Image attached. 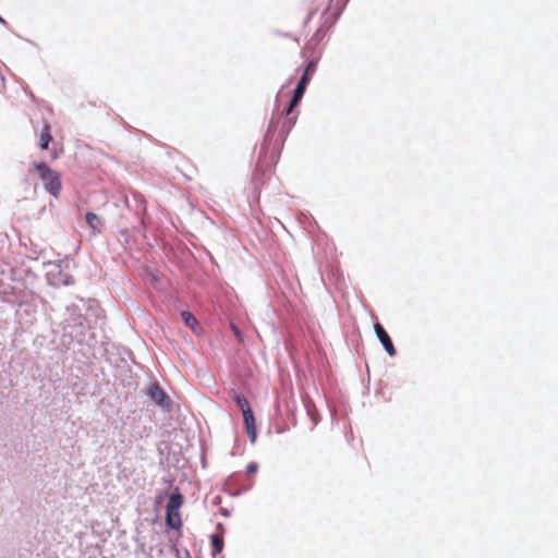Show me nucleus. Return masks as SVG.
Masks as SVG:
<instances>
[{"label":"nucleus","instance_id":"423d86ee","mask_svg":"<svg viewBox=\"0 0 558 558\" xmlns=\"http://www.w3.org/2000/svg\"><path fill=\"white\" fill-rule=\"evenodd\" d=\"M306 86L305 85V80H300L295 89H294V94H293V97L288 106V108L286 109V114L287 116H290V113L292 112L293 108L296 107L299 105V102L301 101L303 95H304V92L306 89Z\"/></svg>","mask_w":558,"mask_h":558},{"label":"nucleus","instance_id":"ddd939ff","mask_svg":"<svg viewBox=\"0 0 558 558\" xmlns=\"http://www.w3.org/2000/svg\"><path fill=\"white\" fill-rule=\"evenodd\" d=\"M181 316L185 325L190 328H194V326L197 324L196 318L190 312L184 311L182 312Z\"/></svg>","mask_w":558,"mask_h":558},{"label":"nucleus","instance_id":"1a4fd4ad","mask_svg":"<svg viewBox=\"0 0 558 558\" xmlns=\"http://www.w3.org/2000/svg\"><path fill=\"white\" fill-rule=\"evenodd\" d=\"M52 140V136H51V133H50V125L48 122H46L44 124V128L41 130V133H40V138H39V146L41 149H47L48 146H49V143L51 142Z\"/></svg>","mask_w":558,"mask_h":558},{"label":"nucleus","instance_id":"9b49d317","mask_svg":"<svg viewBox=\"0 0 558 558\" xmlns=\"http://www.w3.org/2000/svg\"><path fill=\"white\" fill-rule=\"evenodd\" d=\"M214 555L220 554L223 549V538L221 535L213 534L210 536Z\"/></svg>","mask_w":558,"mask_h":558},{"label":"nucleus","instance_id":"f8f14e48","mask_svg":"<svg viewBox=\"0 0 558 558\" xmlns=\"http://www.w3.org/2000/svg\"><path fill=\"white\" fill-rule=\"evenodd\" d=\"M233 399H234L235 403L238 404V407L241 409L242 414L245 413L246 410L251 411L248 401L244 397L235 393Z\"/></svg>","mask_w":558,"mask_h":558},{"label":"nucleus","instance_id":"20e7f679","mask_svg":"<svg viewBox=\"0 0 558 558\" xmlns=\"http://www.w3.org/2000/svg\"><path fill=\"white\" fill-rule=\"evenodd\" d=\"M374 330L376 332V336H377L378 340L380 341V343L385 348L386 352L390 356H395L396 353H397V350H396V348H395V345H393L389 335L385 330V328L379 323H377V324L374 325Z\"/></svg>","mask_w":558,"mask_h":558},{"label":"nucleus","instance_id":"4468645a","mask_svg":"<svg viewBox=\"0 0 558 558\" xmlns=\"http://www.w3.org/2000/svg\"><path fill=\"white\" fill-rule=\"evenodd\" d=\"M257 470H258V465L256 462H251L246 466V473L248 475L255 474L257 472Z\"/></svg>","mask_w":558,"mask_h":558},{"label":"nucleus","instance_id":"f03ea898","mask_svg":"<svg viewBox=\"0 0 558 558\" xmlns=\"http://www.w3.org/2000/svg\"><path fill=\"white\" fill-rule=\"evenodd\" d=\"M183 505V496L180 493H173L170 495L167 512H166V523L171 529L178 530L182 525L180 508Z\"/></svg>","mask_w":558,"mask_h":558},{"label":"nucleus","instance_id":"f257e3e1","mask_svg":"<svg viewBox=\"0 0 558 558\" xmlns=\"http://www.w3.org/2000/svg\"><path fill=\"white\" fill-rule=\"evenodd\" d=\"M29 171H35L43 181L46 191L53 197L58 198L62 189L59 172L51 169L45 162H34Z\"/></svg>","mask_w":558,"mask_h":558},{"label":"nucleus","instance_id":"0eeeda50","mask_svg":"<svg viewBox=\"0 0 558 558\" xmlns=\"http://www.w3.org/2000/svg\"><path fill=\"white\" fill-rule=\"evenodd\" d=\"M243 420H244L246 433H247L251 441L254 442L256 440V427H255V418H254L253 411L246 410L245 413H243Z\"/></svg>","mask_w":558,"mask_h":558},{"label":"nucleus","instance_id":"2eb2a0df","mask_svg":"<svg viewBox=\"0 0 558 558\" xmlns=\"http://www.w3.org/2000/svg\"><path fill=\"white\" fill-rule=\"evenodd\" d=\"M231 328H232V330H233V332H234L235 337H238V338L240 339L241 333H240L239 329H238L234 325H232V326H231Z\"/></svg>","mask_w":558,"mask_h":558},{"label":"nucleus","instance_id":"6e6552de","mask_svg":"<svg viewBox=\"0 0 558 558\" xmlns=\"http://www.w3.org/2000/svg\"><path fill=\"white\" fill-rule=\"evenodd\" d=\"M86 222L92 229L93 233H99L102 227L101 219L94 213L86 214Z\"/></svg>","mask_w":558,"mask_h":558},{"label":"nucleus","instance_id":"dca6fc26","mask_svg":"<svg viewBox=\"0 0 558 558\" xmlns=\"http://www.w3.org/2000/svg\"><path fill=\"white\" fill-rule=\"evenodd\" d=\"M0 23L5 24V21L0 16Z\"/></svg>","mask_w":558,"mask_h":558},{"label":"nucleus","instance_id":"39448f33","mask_svg":"<svg viewBox=\"0 0 558 558\" xmlns=\"http://www.w3.org/2000/svg\"><path fill=\"white\" fill-rule=\"evenodd\" d=\"M148 396L158 404L161 407L168 405L170 403L169 397L167 393L161 389V387L154 383L148 388Z\"/></svg>","mask_w":558,"mask_h":558},{"label":"nucleus","instance_id":"7ed1b4c3","mask_svg":"<svg viewBox=\"0 0 558 558\" xmlns=\"http://www.w3.org/2000/svg\"><path fill=\"white\" fill-rule=\"evenodd\" d=\"M47 278L49 283L54 287L69 286L74 282L73 277L59 265L48 271Z\"/></svg>","mask_w":558,"mask_h":558},{"label":"nucleus","instance_id":"9d476101","mask_svg":"<svg viewBox=\"0 0 558 558\" xmlns=\"http://www.w3.org/2000/svg\"><path fill=\"white\" fill-rule=\"evenodd\" d=\"M316 69H317V62L314 61V60H311L306 64L304 73H303V75L301 76L300 80H305V85H307L308 82L311 81L312 75L315 73Z\"/></svg>","mask_w":558,"mask_h":558}]
</instances>
